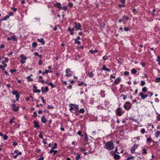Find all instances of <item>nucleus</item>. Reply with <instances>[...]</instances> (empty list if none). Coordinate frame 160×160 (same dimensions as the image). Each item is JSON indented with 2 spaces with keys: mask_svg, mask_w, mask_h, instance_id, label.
Returning <instances> with one entry per match:
<instances>
[{
  "mask_svg": "<svg viewBox=\"0 0 160 160\" xmlns=\"http://www.w3.org/2000/svg\"><path fill=\"white\" fill-rule=\"evenodd\" d=\"M105 148L108 150H112L114 148V145L112 141H109L106 142Z\"/></svg>",
  "mask_w": 160,
  "mask_h": 160,
  "instance_id": "nucleus-1",
  "label": "nucleus"
},
{
  "mask_svg": "<svg viewBox=\"0 0 160 160\" xmlns=\"http://www.w3.org/2000/svg\"><path fill=\"white\" fill-rule=\"evenodd\" d=\"M69 111L71 112L72 110H74L76 111H77L79 109V105L75 104H70L69 105Z\"/></svg>",
  "mask_w": 160,
  "mask_h": 160,
  "instance_id": "nucleus-2",
  "label": "nucleus"
},
{
  "mask_svg": "<svg viewBox=\"0 0 160 160\" xmlns=\"http://www.w3.org/2000/svg\"><path fill=\"white\" fill-rule=\"evenodd\" d=\"M132 106V104L130 102H127L125 103L123 106V107L125 109L128 111L131 108Z\"/></svg>",
  "mask_w": 160,
  "mask_h": 160,
  "instance_id": "nucleus-3",
  "label": "nucleus"
},
{
  "mask_svg": "<svg viewBox=\"0 0 160 160\" xmlns=\"http://www.w3.org/2000/svg\"><path fill=\"white\" fill-rule=\"evenodd\" d=\"M72 72L70 71L69 68H67L65 71V76L67 77H71L72 75Z\"/></svg>",
  "mask_w": 160,
  "mask_h": 160,
  "instance_id": "nucleus-4",
  "label": "nucleus"
},
{
  "mask_svg": "<svg viewBox=\"0 0 160 160\" xmlns=\"http://www.w3.org/2000/svg\"><path fill=\"white\" fill-rule=\"evenodd\" d=\"M74 28H75L76 31L79 30V29H80V28L82 26L80 23H78L77 22H75L74 23Z\"/></svg>",
  "mask_w": 160,
  "mask_h": 160,
  "instance_id": "nucleus-5",
  "label": "nucleus"
},
{
  "mask_svg": "<svg viewBox=\"0 0 160 160\" xmlns=\"http://www.w3.org/2000/svg\"><path fill=\"white\" fill-rule=\"evenodd\" d=\"M20 58L22 59L20 60V62L22 64H24L26 62V60L27 59L26 57H24L23 54L20 55Z\"/></svg>",
  "mask_w": 160,
  "mask_h": 160,
  "instance_id": "nucleus-6",
  "label": "nucleus"
},
{
  "mask_svg": "<svg viewBox=\"0 0 160 160\" xmlns=\"http://www.w3.org/2000/svg\"><path fill=\"white\" fill-rule=\"evenodd\" d=\"M121 110L122 109L121 108H119L117 109L116 111V114L119 116H122L123 113H122Z\"/></svg>",
  "mask_w": 160,
  "mask_h": 160,
  "instance_id": "nucleus-7",
  "label": "nucleus"
},
{
  "mask_svg": "<svg viewBox=\"0 0 160 160\" xmlns=\"http://www.w3.org/2000/svg\"><path fill=\"white\" fill-rule=\"evenodd\" d=\"M12 110L15 112H18L19 111V107L18 106H17L16 108V105L15 103L13 104L12 105Z\"/></svg>",
  "mask_w": 160,
  "mask_h": 160,
  "instance_id": "nucleus-8",
  "label": "nucleus"
},
{
  "mask_svg": "<svg viewBox=\"0 0 160 160\" xmlns=\"http://www.w3.org/2000/svg\"><path fill=\"white\" fill-rule=\"evenodd\" d=\"M121 81V78L120 77L117 78L114 81L113 83L112 84V85H117L118 84V83L120 82Z\"/></svg>",
  "mask_w": 160,
  "mask_h": 160,
  "instance_id": "nucleus-9",
  "label": "nucleus"
},
{
  "mask_svg": "<svg viewBox=\"0 0 160 160\" xmlns=\"http://www.w3.org/2000/svg\"><path fill=\"white\" fill-rule=\"evenodd\" d=\"M33 92L34 93H39L41 92V91L40 90H39L37 89V87L35 85H33Z\"/></svg>",
  "mask_w": 160,
  "mask_h": 160,
  "instance_id": "nucleus-10",
  "label": "nucleus"
},
{
  "mask_svg": "<svg viewBox=\"0 0 160 160\" xmlns=\"http://www.w3.org/2000/svg\"><path fill=\"white\" fill-rule=\"evenodd\" d=\"M95 71V70L94 69L93 71H92L91 72H88L87 74L88 76L90 78H92L94 75V74L93 73V72Z\"/></svg>",
  "mask_w": 160,
  "mask_h": 160,
  "instance_id": "nucleus-11",
  "label": "nucleus"
},
{
  "mask_svg": "<svg viewBox=\"0 0 160 160\" xmlns=\"http://www.w3.org/2000/svg\"><path fill=\"white\" fill-rule=\"evenodd\" d=\"M33 123L34 125V127L35 128H37L38 129H39L40 128V125L38 124V122L36 121H33Z\"/></svg>",
  "mask_w": 160,
  "mask_h": 160,
  "instance_id": "nucleus-12",
  "label": "nucleus"
},
{
  "mask_svg": "<svg viewBox=\"0 0 160 160\" xmlns=\"http://www.w3.org/2000/svg\"><path fill=\"white\" fill-rule=\"evenodd\" d=\"M75 30V28L73 27V28H71L70 27H68V31L70 32V34L71 35H72L74 34L73 31Z\"/></svg>",
  "mask_w": 160,
  "mask_h": 160,
  "instance_id": "nucleus-13",
  "label": "nucleus"
},
{
  "mask_svg": "<svg viewBox=\"0 0 160 160\" xmlns=\"http://www.w3.org/2000/svg\"><path fill=\"white\" fill-rule=\"evenodd\" d=\"M47 120L45 118L44 115L41 118V122L43 123H46Z\"/></svg>",
  "mask_w": 160,
  "mask_h": 160,
  "instance_id": "nucleus-14",
  "label": "nucleus"
},
{
  "mask_svg": "<svg viewBox=\"0 0 160 160\" xmlns=\"http://www.w3.org/2000/svg\"><path fill=\"white\" fill-rule=\"evenodd\" d=\"M54 6L56 8H58L59 10H60L61 8V4L59 2H57L54 4Z\"/></svg>",
  "mask_w": 160,
  "mask_h": 160,
  "instance_id": "nucleus-15",
  "label": "nucleus"
},
{
  "mask_svg": "<svg viewBox=\"0 0 160 160\" xmlns=\"http://www.w3.org/2000/svg\"><path fill=\"white\" fill-rule=\"evenodd\" d=\"M37 40L38 42L41 43L42 45L45 44V41H44L43 38H38Z\"/></svg>",
  "mask_w": 160,
  "mask_h": 160,
  "instance_id": "nucleus-16",
  "label": "nucleus"
},
{
  "mask_svg": "<svg viewBox=\"0 0 160 160\" xmlns=\"http://www.w3.org/2000/svg\"><path fill=\"white\" fill-rule=\"evenodd\" d=\"M102 70L106 71L107 72H110V70L109 68H107L105 65L104 64L102 65Z\"/></svg>",
  "mask_w": 160,
  "mask_h": 160,
  "instance_id": "nucleus-17",
  "label": "nucleus"
},
{
  "mask_svg": "<svg viewBox=\"0 0 160 160\" xmlns=\"http://www.w3.org/2000/svg\"><path fill=\"white\" fill-rule=\"evenodd\" d=\"M137 145H135L134 146H133V147L131 148V152L132 153H135V151L136 149L137 148V146L136 147Z\"/></svg>",
  "mask_w": 160,
  "mask_h": 160,
  "instance_id": "nucleus-18",
  "label": "nucleus"
},
{
  "mask_svg": "<svg viewBox=\"0 0 160 160\" xmlns=\"http://www.w3.org/2000/svg\"><path fill=\"white\" fill-rule=\"evenodd\" d=\"M113 157L114 159L115 160H119L120 158V155L116 154H114L113 155Z\"/></svg>",
  "mask_w": 160,
  "mask_h": 160,
  "instance_id": "nucleus-19",
  "label": "nucleus"
},
{
  "mask_svg": "<svg viewBox=\"0 0 160 160\" xmlns=\"http://www.w3.org/2000/svg\"><path fill=\"white\" fill-rule=\"evenodd\" d=\"M38 78H39V79L38 80L39 82H41L43 84L44 83V81L43 80L42 76H38Z\"/></svg>",
  "mask_w": 160,
  "mask_h": 160,
  "instance_id": "nucleus-20",
  "label": "nucleus"
},
{
  "mask_svg": "<svg viewBox=\"0 0 160 160\" xmlns=\"http://www.w3.org/2000/svg\"><path fill=\"white\" fill-rule=\"evenodd\" d=\"M142 152L141 153L143 155H146L148 153V152H147V150L145 148H144L143 149H142Z\"/></svg>",
  "mask_w": 160,
  "mask_h": 160,
  "instance_id": "nucleus-21",
  "label": "nucleus"
},
{
  "mask_svg": "<svg viewBox=\"0 0 160 160\" xmlns=\"http://www.w3.org/2000/svg\"><path fill=\"white\" fill-rule=\"evenodd\" d=\"M160 135V131H158L156 132L155 133V136L156 138H158Z\"/></svg>",
  "mask_w": 160,
  "mask_h": 160,
  "instance_id": "nucleus-22",
  "label": "nucleus"
},
{
  "mask_svg": "<svg viewBox=\"0 0 160 160\" xmlns=\"http://www.w3.org/2000/svg\"><path fill=\"white\" fill-rule=\"evenodd\" d=\"M84 85V86H87V84L86 83H84V82H80V83L78 84V86H81L82 85Z\"/></svg>",
  "mask_w": 160,
  "mask_h": 160,
  "instance_id": "nucleus-23",
  "label": "nucleus"
},
{
  "mask_svg": "<svg viewBox=\"0 0 160 160\" xmlns=\"http://www.w3.org/2000/svg\"><path fill=\"white\" fill-rule=\"evenodd\" d=\"M11 39H12L13 41H17V36L14 35V36H11Z\"/></svg>",
  "mask_w": 160,
  "mask_h": 160,
  "instance_id": "nucleus-24",
  "label": "nucleus"
},
{
  "mask_svg": "<svg viewBox=\"0 0 160 160\" xmlns=\"http://www.w3.org/2000/svg\"><path fill=\"white\" fill-rule=\"evenodd\" d=\"M98 51L97 49H95L94 50H90V51H89L91 53L93 54H94L95 53L97 52H98Z\"/></svg>",
  "mask_w": 160,
  "mask_h": 160,
  "instance_id": "nucleus-25",
  "label": "nucleus"
},
{
  "mask_svg": "<svg viewBox=\"0 0 160 160\" xmlns=\"http://www.w3.org/2000/svg\"><path fill=\"white\" fill-rule=\"evenodd\" d=\"M9 18V16H8V15H7L5 16L1 20V21H2L4 20L7 21V19Z\"/></svg>",
  "mask_w": 160,
  "mask_h": 160,
  "instance_id": "nucleus-26",
  "label": "nucleus"
},
{
  "mask_svg": "<svg viewBox=\"0 0 160 160\" xmlns=\"http://www.w3.org/2000/svg\"><path fill=\"white\" fill-rule=\"evenodd\" d=\"M153 141L152 139L151 138H147V142H149L151 143V142H153Z\"/></svg>",
  "mask_w": 160,
  "mask_h": 160,
  "instance_id": "nucleus-27",
  "label": "nucleus"
},
{
  "mask_svg": "<svg viewBox=\"0 0 160 160\" xmlns=\"http://www.w3.org/2000/svg\"><path fill=\"white\" fill-rule=\"evenodd\" d=\"M131 72L132 73L135 74L137 73V71L135 69L133 68L131 70Z\"/></svg>",
  "mask_w": 160,
  "mask_h": 160,
  "instance_id": "nucleus-28",
  "label": "nucleus"
},
{
  "mask_svg": "<svg viewBox=\"0 0 160 160\" xmlns=\"http://www.w3.org/2000/svg\"><path fill=\"white\" fill-rule=\"evenodd\" d=\"M26 78L28 80V82H32L33 81L32 78H31L30 76H28L26 77Z\"/></svg>",
  "mask_w": 160,
  "mask_h": 160,
  "instance_id": "nucleus-29",
  "label": "nucleus"
},
{
  "mask_svg": "<svg viewBox=\"0 0 160 160\" xmlns=\"http://www.w3.org/2000/svg\"><path fill=\"white\" fill-rule=\"evenodd\" d=\"M77 157L75 158V159L76 160H78L80 158L81 156L80 155V154L78 153H77Z\"/></svg>",
  "mask_w": 160,
  "mask_h": 160,
  "instance_id": "nucleus-30",
  "label": "nucleus"
},
{
  "mask_svg": "<svg viewBox=\"0 0 160 160\" xmlns=\"http://www.w3.org/2000/svg\"><path fill=\"white\" fill-rule=\"evenodd\" d=\"M157 58V59L156 60V61L157 62H158V64L160 66V56H158Z\"/></svg>",
  "mask_w": 160,
  "mask_h": 160,
  "instance_id": "nucleus-31",
  "label": "nucleus"
},
{
  "mask_svg": "<svg viewBox=\"0 0 160 160\" xmlns=\"http://www.w3.org/2000/svg\"><path fill=\"white\" fill-rule=\"evenodd\" d=\"M32 47L33 48H35L37 46L38 44H37V43L36 42H33L32 43Z\"/></svg>",
  "mask_w": 160,
  "mask_h": 160,
  "instance_id": "nucleus-32",
  "label": "nucleus"
},
{
  "mask_svg": "<svg viewBox=\"0 0 160 160\" xmlns=\"http://www.w3.org/2000/svg\"><path fill=\"white\" fill-rule=\"evenodd\" d=\"M122 18H124V19H125L126 20L128 21V20L129 17L125 15H123L122 17Z\"/></svg>",
  "mask_w": 160,
  "mask_h": 160,
  "instance_id": "nucleus-33",
  "label": "nucleus"
},
{
  "mask_svg": "<svg viewBox=\"0 0 160 160\" xmlns=\"http://www.w3.org/2000/svg\"><path fill=\"white\" fill-rule=\"evenodd\" d=\"M135 157L134 156H129L126 160H131L132 159V160H133V159H134Z\"/></svg>",
  "mask_w": 160,
  "mask_h": 160,
  "instance_id": "nucleus-34",
  "label": "nucleus"
},
{
  "mask_svg": "<svg viewBox=\"0 0 160 160\" xmlns=\"http://www.w3.org/2000/svg\"><path fill=\"white\" fill-rule=\"evenodd\" d=\"M42 100V102H43L44 104H45L46 103V102H45V100L44 99V98L42 97H39Z\"/></svg>",
  "mask_w": 160,
  "mask_h": 160,
  "instance_id": "nucleus-35",
  "label": "nucleus"
},
{
  "mask_svg": "<svg viewBox=\"0 0 160 160\" xmlns=\"http://www.w3.org/2000/svg\"><path fill=\"white\" fill-rule=\"evenodd\" d=\"M145 94H144L143 92H141L140 94L139 95L140 96L141 98H142L143 100V97H144V95H145Z\"/></svg>",
  "mask_w": 160,
  "mask_h": 160,
  "instance_id": "nucleus-36",
  "label": "nucleus"
},
{
  "mask_svg": "<svg viewBox=\"0 0 160 160\" xmlns=\"http://www.w3.org/2000/svg\"><path fill=\"white\" fill-rule=\"evenodd\" d=\"M74 43L75 44H78L79 45L81 43V42L80 41H78V40H74Z\"/></svg>",
  "mask_w": 160,
  "mask_h": 160,
  "instance_id": "nucleus-37",
  "label": "nucleus"
},
{
  "mask_svg": "<svg viewBox=\"0 0 160 160\" xmlns=\"http://www.w3.org/2000/svg\"><path fill=\"white\" fill-rule=\"evenodd\" d=\"M12 93L13 95H16L19 93L18 92L15 90H13L12 92Z\"/></svg>",
  "mask_w": 160,
  "mask_h": 160,
  "instance_id": "nucleus-38",
  "label": "nucleus"
},
{
  "mask_svg": "<svg viewBox=\"0 0 160 160\" xmlns=\"http://www.w3.org/2000/svg\"><path fill=\"white\" fill-rule=\"evenodd\" d=\"M147 87H144L143 88H142V92H147Z\"/></svg>",
  "mask_w": 160,
  "mask_h": 160,
  "instance_id": "nucleus-39",
  "label": "nucleus"
},
{
  "mask_svg": "<svg viewBox=\"0 0 160 160\" xmlns=\"http://www.w3.org/2000/svg\"><path fill=\"white\" fill-rule=\"evenodd\" d=\"M85 110L83 108L80 109H79V111H78V112L82 113H83L85 112Z\"/></svg>",
  "mask_w": 160,
  "mask_h": 160,
  "instance_id": "nucleus-40",
  "label": "nucleus"
},
{
  "mask_svg": "<svg viewBox=\"0 0 160 160\" xmlns=\"http://www.w3.org/2000/svg\"><path fill=\"white\" fill-rule=\"evenodd\" d=\"M49 85L51 86V87L52 88H54L56 87V86L55 85L53 84L52 83V82H50Z\"/></svg>",
  "mask_w": 160,
  "mask_h": 160,
  "instance_id": "nucleus-41",
  "label": "nucleus"
},
{
  "mask_svg": "<svg viewBox=\"0 0 160 160\" xmlns=\"http://www.w3.org/2000/svg\"><path fill=\"white\" fill-rule=\"evenodd\" d=\"M155 82H160V78L157 77L155 78Z\"/></svg>",
  "mask_w": 160,
  "mask_h": 160,
  "instance_id": "nucleus-42",
  "label": "nucleus"
},
{
  "mask_svg": "<svg viewBox=\"0 0 160 160\" xmlns=\"http://www.w3.org/2000/svg\"><path fill=\"white\" fill-rule=\"evenodd\" d=\"M132 12L134 14H137L138 13V11L137 10L136 8H133L132 10Z\"/></svg>",
  "mask_w": 160,
  "mask_h": 160,
  "instance_id": "nucleus-43",
  "label": "nucleus"
},
{
  "mask_svg": "<svg viewBox=\"0 0 160 160\" xmlns=\"http://www.w3.org/2000/svg\"><path fill=\"white\" fill-rule=\"evenodd\" d=\"M146 82L145 81H141V83L140 84V85L143 86L145 85Z\"/></svg>",
  "mask_w": 160,
  "mask_h": 160,
  "instance_id": "nucleus-44",
  "label": "nucleus"
},
{
  "mask_svg": "<svg viewBox=\"0 0 160 160\" xmlns=\"http://www.w3.org/2000/svg\"><path fill=\"white\" fill-rule=\"evenodd\" d=\"M124 19L122 17V18L119 19L118 20V22L119 23H121L122 22H124Z\"/></svg>",
  "mask_w": 160,
  "mask_h": 160,
  "instance_id": "nucleus-45",
  "label": "nucleus"
},
{
  "mask_svg": "<svg viewBox=\"0 0 160 160\" xmlns=\"http://www.w3.org/2000/svg\"><path fill=\"white\" fill-rule=\"evenodd\" d=\"M124 31L126 32H128L129 31H130V30L129 29V28L126 27H124Z\"/></svg>",
  "mask_w": 160,
  "mask_h": 160,
  "instance_id": "nucleus-46",
  "label": "nucleus"
},
{
  "mask_svg": "<svg viewBox=\"0 0 160 160\" xmlns=\"http://www.w3.org/2000/svg\"><path fill=\"white\" fill-rule=\"evenodd\" d=\"M61 9L62 10H63L64 11H66L68 9V8L67 6H65L63 7H61Z\"/></svg>",
  "mask_w": 160,
  "mask_h": 160,
  "instance_id": "nucleus-47",
  "label": "nucleus"
},
{
  "mask_svg": "<svg viewBox=\"0 0 160 160\" xmlns=\"http://www.w3.org/2000/svg\"><path fill=\"white\" fill-rule=\"evenodd\" d=\"M8 136L6 134H5L3 136V139L4 140H7L8 139Z\"/></svg>",
  "mask_w": 160,
  "mask_h": 160,
  "instance_id": "nucleus-48",
  "label": "nucleus"
},
{
  "mask_svg": "<svg viewBox=\"0 0 160 160\" xmlns=\"http://www.w3.org/2000/svg\"><path fill=\"white\" fill-rule=\"evenodd\" d=\"M77 134L78 135L80 136L81 137H82L83 136V135L82 134V131H78L77 133Z\"/></svg>",
  "mask_w": 160,
  "mask_h": 160,
  "instance_id": "nucleus-49",
  "label": "nucleus"
},
{
  "mask_svg": "<svg viewBox=\"0 0 160 160\" xmlns=\"http://www.w3.org/2000/svg\"><path fill=\"white\" fill-rule=\"evenodd\" d=\"M140 132L142 134H144L146 132L145 129L144 128L141 129Z\"/></svg>",
  "mask_w": 160,
  "mask_h": 160,
  "instance_id": "nucleus-50",
  "label": "nucleus"
},
{
  "mask_svg": "<svg viewBox=\"0 0 160 160\" xmlns=\"http://www.w3.org/2000/svg\"><path fill=\"white\" fill-rule=\"evenodd\" d=\"M108 58V57L107 55H104L102 57L103 60H107Z\"/></svg>",
  "mask_w": 160,
  "mask_h": 160,
  "instance_id": "nucleus-51",
  "label": "nucleus"
},
{
  "mask_svg": "<svg viewBox=\"0 0 160 160\" xmlns=\"http://www.w3.org/2000/svg\"><path fill=\"white\" fill-rule=\"evenodd\" d=\"M57 144L56 143H54V146L53 147H52V149H54L57 148Z\"/></svg>",
  "mask_w": 160,
  "mask_h": 160,
  "instance_id": "nucleus-52",
  "label": "nucleus"
},
{
  "mask_svg": "<svg viewBox=\"0 0 160 160\" xmlns=\"http://www.w3.org/2000/svg\"><path fill=\"white\" fill-rule=\"evenodd\" d=\"M17 71V70L16 69H10V72L12 73H13V72H16Z\"/></svg>",
  "mask_w": 160,
  "mask_h": 160,
  "instance_id": "nucleus-53",
  "label": "nucleus"
},
{
  "mask_svg": "<svg viewBox=\"0 0 160 160\" xmlns=\"http://www.w3.org/2000/svg\"><path fill=\"white\" fill-rule=\"evenodd\" d=\"M44 92H47L48 91L49 88L48 87L46 86L44 88Z\"/></svg>",
  "mask_w": 160,
  "mask_h": 160,
  "instance_id": "nucleus-54",
  "label": "nucleus"
},
{
  "mask_svg": "<svg viewBox=\"0 0 160 160\" xmlns=\"http://www.w3.org/2000/svg\"><path fill=\"white\" fill-rule=\"evenodd\" d=\"M100 26L102 28H104L105 27V24L104 22H101L100 24Z\"/></svg>",
  "mask_w": 160,
  "mask_h": 160,
  "instance_id": "nucleus-55",
  "label": "nucleus"
},
{
  "mask_svg": "<svg viewBox=\"0 0 160 160\" xmlns=\"http://www.w3.org/2000/svg\"><path fill=\"white\" fill-rule=\"evenodd\" d=\"M122 96L123 97V99L124 100L126 99L127 97V96H126V95H123L122 94H121L120 95V97H121Z\"/></svg>",
  "mask_w": 160,
  "mask_h": 160,
  "instance_id": "nucleus-56",
  "label": "nucleus"
},
{
  "mask_svg": "<svg viewBox=\"0 0 160 160\" xmlns=\"http://www.w3.org/2000/svg\"><path fill=\"white\" fill-rule=\"evenodd\" d=\"M48 70H46L44 72H43L42 73V74L43 75H44L46 73H48Z\"/></svg>",
  "mask_w": 160,
  "mask_h": 160,
  "instance_id": "nucleus-57",
  "label": "nucleus"
},
{
  "mask_svg": "<svg viewBox=\"0 0 160 160\" xmlns=\"http://www.w3.org/2000/svg\"><path fill=\"white\" fill-rule=\"evenodd\" d=\"M118 7L121 8L122 7L123 8L125 7V6L124 4H118Z\"/></svg>",
  "mask_w": 160,
  "mask_h": 160,
  "instance_id": "nucleus-58",
  "label": "nucleus"
},
{
  "mask_svg": "<svg viewBox=\"0 0 160 160\" xmlns=\"http://www.w3.org/2000/svg\"><path fill=\"white\" fill-rule=\"evenodd\" d=\"M16 101H18L19 100V98L20 96L19 95V93L17 95H16Z\"/></svg>",
  "mask_w": 160,
  "mask_h": 160,
  "instance_id": "nucleus-59",
  "label": "nucleus"
},
{
  "mask_svg": "<svg viewBox=\"0 0 160 160\" xmlns=\"http://www.w3.org/2000/svg\"><path fill=\"white\" fill-rule=\"evenodd\" d=\"M16 101H18L19 100V98L20 96L19 95V93L17 95H16Z\"/></svg>",
  "mask_w": 160,
  "mask_h": 160,
  "instance_id": "nucleus-60",
  "label": "nucleus"
},
{
  "mask_svg": "<svg viewBox=\"0 0 160 160\" xmlns=\"http://www.w3.org/2000/svg\"><path fill=\"white\" fill-rule=\"evenodd\" d=\"M48 109H54V107L53 106H51L50 105H48Z\"/></svg>",
  "mask_w": 160,
  "mask_h": 160,
  "instance_id": "nucleus-61",
  "label": "nucleus"
},
{
  "mask_svg": "<svg viewBox=\"0 0 160 160\" xmlns=\"http://www.w3.org/2000/svg\"><path fill=\"white\" fill-rule=\"evenodd\" d=\"M114 74H111L110 75V79H111V78H112L113 79H115L116 78V77L115 76V75H114Z\"/></svg>",
  "mask_w": 160,
  "mask_h": 160,
  "instance_id": "nucleus-62",
  "label": "nucleus"
},
{
  "mask_svg": "<svg viewBox=\"0 0 160 160\" xmlns=\"http://www.w3.org/2000/svg\"><path fill=\"white\" fill-rule=\"evenodd\" d=\"M157 118L158 121H160V114H158V113H157Z\"/></svg>",
  "mask_w": 160,
  "mask_h": 160,
  "instance_id": "nucleus-63",
  "label": "nucleus"
},
{
  "mask_svg": "<svg viewBox=\"0 0 160 160\" xmlns=\"http://www.w3.org/2000/svg\"><path fill=\"white\" fill-rule=\"evenodd\" d=\"M129 72L128 71H125L124 72V75H129Z\"/></svg>",
  "mask_w": 160,
  "mask_h": 160,
  "instance_id": "nucleus-64",
  "label": "nucleus"
}]
</instances>
